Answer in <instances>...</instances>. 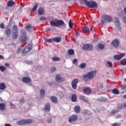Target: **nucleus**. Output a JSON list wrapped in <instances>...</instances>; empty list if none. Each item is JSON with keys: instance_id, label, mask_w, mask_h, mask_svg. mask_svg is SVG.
<instances>
[{"instance_id": "nucleus-26", "label": "nucleus", "mask_w": 126, "mask_h": 126, "mask_svg": "<svg viewBox=\"0 0 126 126\" xmlns=\"http://www.w3.org/2000/svg\"><path fill=\"white\" fill-rule=\"evenodd\" d=\"M6 88V86H5V84L4 83H0V90H4Z\"/></svg>"}, {"instance_id": "nucleus-4", "label": "nucleus", "mask_w": 126, "mask_h": 126, "mask_svg": "<svg viewBox=\"0 0 126 126\" xmlns=\"http://www.w3.org/2000/svg\"><path fill=\"white\" fill-rule=\"evenodd\" d=\"M78 119V117H77V116L75 114H73L72 115H71L68 118V122L69 123H74L75 122H76L77 121Z\"/></svg>"}, {"instance_id": "nucleus-43", "label": "nucleus", "mask_w": 126, "mask_h": 126, "mask_svg": "<svg viewBox=\"0 0 126 126\" xmlns=\"http://www.w3.org/2000/svg\"><path fill=\"white\" fill-rule=\"evenodd\" d=\"M68 25H69V28H70V29H71V28H72V27H73V23H72L71 22V20H70L69 21Z\"/></svg>"}, {"instance_id": "nucleus-30", "label": "nucleus", "mask_w": 126, "mask_h": 126, "mask_svg": "<svg viewBox=\"0 0 126 126\" xmlns=\"http://www.w3.org/2000/svg\"><path fill=\"white\" fill-rule=\"evenodd\" d=\"M5 109V104L3 103H0V110L3 111Z\"/></svg>"}, {"instance_id": "nucleus-12", "label": "nucleus", "mask_w": 126, "mask_h": 126, "mask_svg": "<svg viewBox=\"0 0 126 126\" xmlns=\"http://www.w3.org/2000/svg\"><path fill=\"white\" fill-rule=\"evenodd\" d=\"M115 24L116 25V27L118 28V29H122V27L120 25V21L119 20V18L118 17H115Z\"/></svg>"}, {"instance_id": "nucleus-42", "label": "nucleus", "mask_w": 126, "mask_h": 126, "mask_svg": "<svg viewBox=\"0 0 126 126\" xmlns=\"http://www.w3.org/2000/svg\"><path fill=\"white\" fill-rule=\"evenodd\" d=\"M57 70V68L56 67H51L50 68L51 72H55Z\"/></svg>"}, {"instance_id": "nucleus-63", "label": "nucleus", "mask_w": 126, "mask_h": 126, "mask_svg": "<svg viewBox=\"0 0 126 126\" xmlns=\"http://www.w3.org/2000/svg\"><path fill=\"white\" fill-rule=\"evenodd\" d=\"M123 97L125 99H126V94H125Z\"/></svg>"}, {"instance_id": "nucleus-32", "label": "nucleus", "mask_w": 126, "mask_h": 126, "mask_svg": "<svg viewBox=\"0 0 126 126\" xmlns=\"http://www.w3.org/2000/svg\"><path fill=\"white\" fill-rule=\"evenodd\" d=\"M13 4H14V1H12V0L7 2V5L9 7L12 6Z\"/></svg>"}, {"instance_id": "nucleus-1", "label": "nucleus", "mask_w": 126, "mask_h": 126, "mask_svg": "<svg viewBox=\"0 0 126 126\" xmlns=\"http://www.w3.org/2000/svg\"><path fill=\"white\" fill-rule=\"evenodd\" d=\"M96 74H97V71L96 70L90 71L87 74L83 75V79L85 82H87L90 81L91 79H93Z\"/></svg>"}, {"instance_id": "nucleus-2", "label": "nucleus", "mask_w": 126, "mask_h": 126, "mask_svg": "<svg viewBox=\"0 0 126 126\" xmlns=\"http://www.w3.org/2000/svg\"><path fill=\"white\" fill-rule=\"evenodd\" d=\"M84 2L86 3L88 7L90 8H98V5L93 1H87V0H84Z\"/></svg>"}, {"instance_id": "nucleus-23", "label": "nucleus", "mask_w": 126, "mask_h": 126, "mask_svg": "<svg viewBox=\"0 0 126 126\" xmlns=\"http://www.w3.org/2000/svg\"><path fill=\"white\" fill-rule=\"evenodd\" d=\"M84 93L85 94H89L91 93V90L88 88H85L84 89Z\"/></svg>"}, {"instance_id": "nucleus-58", "label": "nucleus", "mask_w": 126, "mask_h": 126, "mask_svg": "<svg viewBox=\"0 0 126 126\" xmlns=\"http://www.w3.org/2000/svg\"><path fill=\"white\" fill-rule=\"evenodd\" d=\"M101 23L103 25H104L105 24V23L104 22V20H101Z\"/></svg>"}, {"instance_id": "nucleus-62", "label": "nucleus", "mask_w": 126, "mask_h": 126, "mask_svg": "<svg viewBox=\"0 0 126 126\" xmlns=\"http://www.w3.org/2000/svg\"><path fill=\"white\" fill-rule=\"evenodd\" d=\"M124 11H125V13H126V7H125V8H124Z\"/></svg>"}, {"instance_id": "nucleus-41", "label": "nucleus", "mask_w": 126, "mask_h": 126, "mask_svg": "<svg viewBox=\"0 0 126 126\" xmlns=\"http://www.w3.org/2000/svg\"><path fill=\"white\" fill-rule=\"evenodd\" d=\"M45 90L42 89L40 90V96H45Z\"/></svg>"}, {"instance_id": "nucleus-40", "label": "nucleus", "mask_w": 126, "mask_h": 126, "mask_svg": "<svg viewBox=\"0 0 126 126\" xmlns=\"http://www.w3.org/2000/svg\"><path fill=\"white\" fill-rule=\"evenodd\" d=\"M121 64L122 65H126V59H124L121 61Z\"/></svg>"}, {"instance_id": "nucleus-38", "label": "nucleus", "mask_w": 126, "mask_h": 126, "mask_svg": "<svg viewBox=\"0 0 126 126\" xmlns=\"http://www.w3.org/2000/svg\"><path fill=\"white\" fill-rule=\"evenodd\" d=\"M45 40H46L47 43H52V42H54V38H50V39L45 38Z\"/></svg>"}, {"instance_id": "nucleus-36", "label": "nucleus", "mask_w": 126, "mask_h": 126, "mask_svg": "<svg viewBox=\"0 0 126 126\" xmlns=\"http://www.w3.org/2000/svg\"><path fill=\"white\" fill-rule=\"evenodd\" d=\"M68 54L70 56H72V55H74V51H73L72 49H69L68 51Z\"/></svg>"}, {"instance_id": "nucleus-13", "label": "nucleus", "mask_w": 126, "mask_h": 126, "mask_svg": "<svg viewBox=\"0 0 126 126\" xmlns=\"http://www.w3.org/2000/svg\"><path fill=\"white\" fill-rule=\"evenodd\" d=\"M56 21L57 27H59V26H62V25H64V26H66L65 24L64 23V22H63V20H57Z\"/></svg>"}, {"instance_id": "nucleus-16", "label": "nucleus", "mask_w": 126, "mask_h": 126, "mask_svg": "<svg viewBox=\"0 0 126 126\" xmlns=\"http://www.w3.org/2000/svg\"><path fill=\"white\" fill-rule=\"evenodd\" d=\"M44 109L47 112H50L51 110V104H50L49 103H46V104L45 105Z\"/></svg>"}, {"instance_id": "nucleus-3", "label": "nucleus", "mask_w": 126, "mask_h": 126, "mask_svg": "<svg viewBox=\"0 0 126 126\" xmlns=\"http://www.w3.org/2000/svg\"><path fill=\"white\" fill-rule=\"evenodd\" d=\"M32 50V44H29L27 46L25 47L24 50L22 52V56H26L30 51Z\"/></svg>"}, {"instance_id": "nucleus-50", "label": "nucleus", "mask_w": 126, "mask_h": 126, "mask_svg": "<svg viewBox=\"0 0 126 126\" xmlns=\"http://www.w3.org/2000/svg\"><path fill=\"white\" fill-rule=\"evenodd\" d=\"M0 28H1L2 29H3V28H4V24H3V23H1L0 25Z\"/></svg>"}, {"instance_id": "nucleus-18", "label": "nucleus", "mask_w": 126, "mask_h": 126, "mask_svg": "<svg viewBox=\"0 0 126 126\" xmlns=\"http://www.w3.org/2000/svg\"><path fill=\"white\" fill-rule=\"evenodd\" d=\"M74 109L75 113H77V114H79V113H80V106L76 105L74 107Z\"/></svg>"}, {"instance_id": "nucleus-22", "label": "nucleus", "mask_w": 126, "mask_h": 126, "mask_svg": "<svg viewBox=\"0 0 126 126\" xmlns=\"http://www.w3.org/2000/svg\"><path fill=\"white\" fill-rule=\"evenodd\" d=\"M50 99L53 103H58V98L55 96H51Z\"/></svg>"}, {"instance_id": "nucleus-56", "label": "nucleus", "mask_w": 126, "mask_h": 126, "mask_svg": "<svg viewBox=\"0 0 126 126\" xmlns=\"http://www.w3.org/2000/svg\"><path fill=\"white\" fill-rule=\"evenodd\" d=\"M48 124H50V123H52V119H50L49 120L47 121Z\"/></svg>"}, {"instance_id": "nucleus-61", "label": "nucleus", "mask_w": 126, "mask_h": 126, "mask_svg": "<svg viewBox=\"0 0 126 126\" xmlns=\"http://www.w3.org/2000/svg\"><path fill=\"white\" fill-rule=\"evenodd\" d=\"M19 52H20V49H18L17 51V54H19Z\"/></svg>"}, {"instance_id": "nucleus-45", "label": "nucleus", "mask_w": 126, "mask_h": 126, "mask_svg": "<svg viewBox=\"0 0 126 126\" xmlns=\"http://www.w3.org/2000/svg\"><path fill=\"white\" fill-rule=\"evenodd\" d=\"M5 69H6V68H5V67H4V66H0V70H1V71H2V72H3V71H4Z\"/></svg>"}, {"instance_id": "nucleus-11", "label": "nucleus", "mask_w": 126, "mask_h": 126, "mask_svg": "<svg viewBox=\"0 0 126 126\" xmlns=\"http://www.w3.org/2000/svg\"><path fill=\"white\" fill-rule=\"evenodd\" d=\"M103 19L106 22H112V21H113L112 17L109 15H105L103 16Z\"/></svg>"}, {"instance_id": "nucleus-24", "label": "nucleus", "mask_w": 126, "mask_h": 126, "mask_svg": "<svg viewBox=\"0 0 126 126\" xmlns=\"http://www.w3.org/2000/svg\"><path fill=\"white\" fill-rule=\"evenodd\" d=\"M16 123L18 126H23L25 125V120L23 119L20 121H17Z\"/></svg>"}, {"instance_id": "nucleus-35", "label": "nucleus", "mask_w": 126, "mask_h": 126, "mask_svg": "<svg viewBox=\"0 0 126 126\" xmlns=\"http://www.w3.org/2000/svg\"><path fill=\"white\" fill-rule=\"evenodd\" d=\"M98 48L100 50H102V49H104V48H105V45L102 43H99L98 44Z\"/></svg>"}, {"instance_id": "nucleus-57", "label": "nucleus", "mask_w": 126, "mask_h": 126, "mask_svg": "<svg viewBox=\"0 0 126 126\" xmlns=\"http://www.w3.org/2000/svg\"><path fill=\"white\" fill-rule=\"evenodd\" d=\"M3 56L2 55H0V60H3Z\"/></svg>"}, {"instance_id": "nucleus-9", "label": "nucleus", "mask_w": 126, "mask_h": 126, "mask_svg": "<svg viewBox=\"0 0 126 126\" xmlns=\"http://www.w3.org/2000/svg\"><path fill=\"white\" fill-rule=\"evenodd\" d=\"M77 83H78V79H74L72 81V88L74 90H76V88H77Z\"/></svg>"}, {"instance_id": "nucleus-17", "label": "nucleus", "mask_w": 126, "mask_h": 126, "mask_svg": "<svg viewBox=\"0 0 126 126\" xmlns=\"http://www.w3.org/2000/svg\"><path fill=\"white\" fill-rule=\"evenodd\" d=\"M5 34L6 37H9L11 34V30L10 29H7L5 30Z\"/></svg>"}, {"instance_id": "nucleus-15", "label": "nucleus", "mask_w": 126, "mask_h": 126, "mask_svg": "<svg viewBox=\"0 0 126 126\" xmlns=\"http://www.w3.org/2000/svg\"><path fill=\"white\" fill-rule=\"evenodd\" d=\"M23 82H25L26 83H29L31 82V79L28 77H24L22 78Z\"/></svg>"}, {"instance_id": "nucleus-48", "label": "nucleus", "mask_w": 126, "mask_h": 126, "mask_svg": "<svg viewBox=\"0 0 126 126\" xmlns=\"http://www.w3.org/2000/svg\"><path fill=\"white\" fill-rule=\"evenodd\" d=\"M123 107L124 108V105L120 104V105H118V109H119L121 110V109H123Z\"/></svg>"}, {"instance_id": "nucleus-25", "label": "nucleus", "mask_w": 126, "mask_h": 126, "mask_svg": "<svg viewBox=\"0 0 126 126\" xmlns=\"http://www.w3.org/2000/svg\"><path fill=\"white\" fill-rule=\"evenodd\" d=\"M38 8V3H36L33 7L32 9V10H31V13H33V12H34V11H35L36 9H37V8Z\"/></svg>"}, {"instance_id": "nucleus-55", "label": "nucleus", "mask_w": 126, "mask_h": 126, "mask_svg": "<svg viewBox=\"0 0 126 126\" xmlns=\"http://www.w3.org/2000/svg\"><path fill=\"white\" fill-rule=\"evenodd\" d=\"M118 123H114L112 125V126H118Z\"/></svg>"}, {"instance_id": "nucleus-20", "label": "nucleus", "mask_w": 126, "mask_h": 126, "mask_svg": "<svg viewBox=\"0 0 126 126\" xmlns=\"http://www.w3.org/2000/svg\"><path fill=\"white\" fill-rule=\"evenodd\" d=\"M62 41V37H57L53 38V42H55V43H60Z\"/></svg>"}, {"instance_id": "nucleus-7", "label": "nucleus", "mask_w": 126, "mask_h": 126, "mask_svg": "<svg viewBox=\"0 0 126 126\" xmlns=\"http://www.w3.org/2000/svg\"><path fill=\"white\" fill-rule=\"evenodd\" d=\"M22 35V42H26L27 41V36H26V32L24 30H22L21 32Z\"/></svg>"}, {"instance_id": "nucleus-10", "label": "nucleus", "mask_w": 126, "mask_h": 126, "mask_svg": "<svg viewBox=\"0 0 126 126\" xmlns=\"http://www.w3.org/2000/svg\"><path fill=\"white\" fill-rule=\"evenodd\" d=\"M111 44L115 48H118L120 45V42L118 39H115L111 42Z\"/></svg>"}, {"instance_id": "nucleus-34", "label": "nucleus", "mask_w": 126, "mask_h": 126, "mask_svg": "<svg viewBox=\"0 0 126 126\" xmlns=\"http://www.w3.org/2000/svg\"><path fill=\"white\" fill-rule=\"evenodd\" d=\"M12 32H18V28H17V26H13Z\"/></svg>"}, {"instance_id": "nucleus-46", "label": "nucleus", "mask_w": 126, "mask_h": 126, "mask_svg": "<svg viewBox=\"0 0 126 126\" xmlns=\"http://www.w3.org/2000/svg\"><path fill=\"white\" fill-rule=\"evenodd\" d=\"M107 63L108 65V66L109 67H113V63H112V62H107Z\"/></svg>"}, {"instance_id": "nucleus-39", "label": "nucleus", "mask_w": 126, "mask_h": 126, "mask_svg": "<svg viewBox=\"0 0 126 126\" xmlns=\"http://www.w3.org/2000/svg\"><path fill=\"white\" fill-rule=\"evenodd\" d=\"M86 66V63H81L79 65V67L80 68H84Z\"/></svg>"}, {"instance_id": "nucleus-59", "label": "nucleus", "mask_w": 126, "mask_h": 126, "mask_svg": "<svg viewBox=\"0 0 126 126\" xmlns=\"http://www.w3.org/2000/svg\"><path fill=\"white\" fill-rule=\"evenodd\" d=\"M46 30H47V31H51V29H50V28H47L46 29Z\"/></svg>"}, {"instance_id": "nucleus-53", "label": "nucleus", "mask_w": 126, "mask_h": 126, "mask_svg": "<svg viewBox=\"0 0 126 126\" xmlns=\"http://www.w3.org/2000/svg\"><path fill=\"white\" fill-rule=\"evenodd\" d=\"M27 28H28V29H30V28H31L32 26L31 25H28L26 26Z\"/></svg>"}, {"instance_id": "nucleus-21", "label": "nucleus", "mask_w": 126, "mask_h": 126, "mask_svg": "<svg viewBox=\"0 0 126 126\" xmlns=\"http://www.w3.org/2000/svg\"><path fill=\"white\" fill-rule=\"evenodd\" d=\"M44 9L42 7H40L38 9L37 13L39 14V15H43V14H44Z\"/></svg>"}, {"instance_id": "nucleus-27", "label": "nucleus", "mask_w": 126, "mask_h": 126, "mask_svg": "<svg viewBox=\"0 0 126 126\" xmlns=\"http://www.w3.org/2000/svg\"><path fill=\"white\" fill-rule=\"evenodd\" d=\"M76 100H77V95L76 94H72L71 96V101L72 102H76Z\"/></svg>"}, {"instance_id": "nucleus-14", "label": "nucleus", "mask_w": 126, "mask_h": 126, "mask_svg": "<svg viewBox=\"0 0 126 126\" xmlns=\"http://www.w3.org/2000/svg\"><path fill=\"white\" fill-rule=\"evenodd\" d=\"M12 37L14 40H16L18 37V32H12Z\"/></svg>"}, {"instance_id": "nucleus-29", "label": "nucleus", "mask_w": 126, "mask_h": 126, "mask_svg": "<svg viewBox=\"0 0 126 126\" xmlns=\"http://www.w3.org/2000/svg\"><path fill=\"white\" fill-rule=\"evenodd\" d=\"M32 123H33V120L32 119L25 120V125H30V124H32Z\"/></svg>"}, {"instance_id": "nucleus-5", "label": "nucleus", "mask_w": 126, "mask_h": 126, "mask_svg": "<svg viewBox=\"0 0 126 126\" xmlns=\"http://www.w3.org/2000/svg\"><path fill=\"white\" fill-rule=\"evenodd\" d=\"M82 49L85 50L92 51L93 50V45L91 44H86L83 46Z\"/></svg>"}, {"instance_id": "nucleus-54", "label": "nucleus", "mask_w": 126, "mask_h": 126, "mask_svg": "<svg viewBox=\"0 0 126 126\" xmlns=\"http://www.w3.org/2000/svg\"><path fill=\"white\" fill-rule=\"evenodd\" d=\"M24 102H25L24 99H20V103H21L22 104H23Z\"/></svg>"}, {"instance_id": "nucleus-37", "label": "nucleus", "mask_w": 126, "mask_h": 126, "mask_svg": "<svg viewBox=\"0 0 126 126\" xmlns=\"http://www.w3.org/2000/svg\"><path fill=\"white\" fill-rule=\"evenodd\" d=\"M118 112H119V110H113L111 111V112H110V115L111 116H113V115H115V114H117Z\"/></svg>"}, {"instance_id": "nucleus-28", "label": "nucleus", "mask_w": 126, "mask_h": 126, "mask_svg": "<svg viewBox=\"0 0 126 126\" xmlns=\"http://www.w3.org/2000/svg\"><path fill=\"white\" fill-rule=\"evenodd\" d=\"M82 31L84 32V33H89V28L85 26L82 28Z\"/></svg>"}, {"instance_id": "nucleus-64", "label": "nucleus", "mask_w": 126, "mask_h": 126, "mask_svg": "<svg viewBox=\"0 0 126 126\" xmlns=\"http://www.w3.org/2000/svg\"><path fill=\"white\" fill-rule=\"evenodd\" d=\"M124 81L126 82V78L124 79Z\"/></svg>"}, {"instance_id": "nucleus-60", "label": "nucleus", "mask_w": 126, "mask_h": 126, "mask_svg": "<svg viewBox=\"0 0 126 126\" xmlns=\"http://www.w3.org/2000/svg\"><path fill=\"white\" fill-rule=\"evenodd\" d=\"M5 65L6 66H9V64H8V63H6L5 64Z\"/></svg>"}, {"instance_id": "nucleus-44", "label": "nucleus", "mask_w": 126, "mask_h": 126, "mask_svg": "<svg viewBox=\"0 0 126 126\" xmlns=\"http://www.w3.org/2000/svg\"><path fill=\"white\" fill-rule=\"evenodd\" d=\"M52 61L54 62H59V61H60V58H59V57H53L52 58Z\"/></svg>"}, {"instance_id": "nucleus-47", "label": "nucleus", "mask_w": 126, "mask_h": 126, "mask_svg": "<svg viewBox=\"0 0 126 126\" xmlns=\"http://www.w3.org/2000/svg\"><path fill=\"white\" fill-rule=\"evenodd\" d=\"M47 19L46 18V17H45V16H43V17H41L40 20V21H45V20H46Z\"/></svg>"}, {"instance_id": "nucleus-49", "label": "nucleus", "mask_w": 126, "mask_h": 126, "mask_svg": "<svg viewBox=\"0 0 126 126\" xmlns=\"http://www.w3.org/2000/svg\"><path fill=\"white\" fill-rule=\"evenodd\" d=\"M122 89H126V84L121 85Z\"/></svg>"}, {"instance_id": "nucleus-31", "label": "nucleus", "mask_w": 126, "mask_h": 126, "mask_svg": "<svg viewBox=\"0 0 126 126\" xmlns=\"http://www.w3.org/2000/svg\"><path fill=\"white\" fill-rule=\"evenodd\" d=\"M112 93L113 94H115V95H118V94H119L120 91H119V90H118L117 89H114L112 90Z\"/></svg>"}, {"instance_id": "nucleus-8", "label": "nucleus", "mask_w": 126, "mask_h": 126, "mask_svg": "<svg viewBox=\"0 0 126 126\" xmlns=\"http://www.w3.org/2000/svg\"><path fill=\"white\" fill-rule=\"evenodd\" d=\"M125 53H122L120 55H115L114 56V59L116 61H120V60H121V59H123V58L125 57Z\"/></svg>"}, {"instance_id": "nucleus-33", "label": "nucleus", "mask_w": 126, "mask_h": 126, "mask_svg": "<svg viewBox=\"0 0 126 126\" xmlns=\"http://www.w3.org/2000/svg\"><path fill=\"white\" fill-rule=\"evenodd\" d=\"M79 98L80 100H82L84 102H87V99H86V97L83 95H80Z\"/></svg>"}, {"instance_id": "nucleus-6", "label": "nucleus", "mask_w": 126, "mask_h": 126, "mask_svg": "<svg viewBox=\"0 0 126 126\" xmlns=\"http://www.w3.org/2000/svg\"><path fill=\"white\" fill-rule=\"evenodd\" d=\"M55 80L56 82H58V83H61L64 81V78L62 77L61 75L57 74L56 75Z\"/></svg>"}, {"instance_id": "nucleus-19", "label": "nucleus", "mask_w": 126, "mask_h": 126, "mask_svg": "<svg viewBox=\"0 0 126 126\" xmlns=\"http://www.w3.org/2000/svg\"><path fill=\"white\" fill-rule=\"evenodd\" d=\"M51 26L53 27H58L57 24V20H52L50 22Z\"/></svg>"}, {"instance_id": "nucleus-51", "label": "nucleus", "mask_w": 126, "mask_h": 126, "mask_svg": "<svg viewBox=\"0 0 126 126\" xmlns=\"http://www.w3.org/2000/svg\"><path fill=\"white\" fill-rule=\"evenodd\" d=\"M77 63V59H75L73 60V63L75 64Z\"/></svg>"}, {"instance_id": "nucleus-52", "label": "nucleus", "mask_w": 126, "mask_h": 126, "mask_svg": "<svg viewBox=\"0 0 126 126\" xmlns=\"http://www.w3.org/2000/svg\"><path fill=\"white\" fill-rule=\"evenodd\" d=\"M123 21H124V23H126V16H124L123 17Z\"/></svg>"}]
</instances>
